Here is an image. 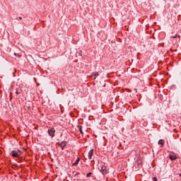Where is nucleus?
I'll list each match as a JSON object with an SVG mask.
<instances>
[{
  "mask_svg": "<svg viewBox=\"0 0 181 181\" xmlns=\"http://www.w3.org/2000/svg\"><path fill=\"white\" fill-rule=\"evenodd\" d=\"M100 172L103 173V175H107V167L102 166Z\"/></svg>",
  "mask_w": 181,
  "mask_h": 181,
  "instance_id": "nucleus-3",
  "label": "nucleus"
},
{
  "mask_svg": "<svg viewBox=\"0 0 181 181\" xmlns=\"http://www.w3.org/2000/svg\"><path fill=\"white\" fill-rule=\"evenodd\" d=\"M18 19L22 20V17H19Z\"/></svg>",
  "mask_w": 181,
  "mask_h": 181,
  "instance_id": "nucleus-15",
  "label": "nucleus"
},
{
  "mask_svg": "<svg viewBox=\"0 0 181 181\" xmlns=\"http://www.w3.org/2000/svg\"><path fill=\"white\" fill-rule=\"evenodd\" d=\"M171 37L173 38V39H175V38H176V37H177V34H175V35H171Z\"/></svg>",
  "mask_w": 181,
  "mask_h": 181,
  "instance_id": "nucleus-11",
  "label": "nucleus"
},
{
  "mask_svg": "<svg viewBox=\"0 0 181 181\" xmlns=\"http://www.w3.org/2000/svg\"><path fill=\"white\" fill-rule=\"evenodd\" d=\"M139 163H141V161L140 162L139 161Z\"/></svg>",
  "mask_w": 181,
  "mask_h": 181,
  "instance_id": "nucleus-16",
  "label": "nucleus"
},
{
  "mask_svg": "<svg viewBox=\"0 0 181 181\" xmlns=\"http://www.w3.org/2000/svg\"><path fill=\"white\" fill-rule=\"evenodd\" d=\"M158 145H162V146L165 145V140H163V139L159 140Z\"/></svg>",
  "mask_w": 181,
  "mask_h": 181,
  "instance_id": "nucleus-6",
  "label": "nucleus"
},
{
  "mask_svg": "<svg viewBox=\"0 0 181 181\" xmlns=\"http://www.w3.org/2000/svg\"><path fill=\"white\" fill-rule=\"evenodd\" d=\"M54 132H56V131L53 128H50L48 129V134L50 136H52V138L54 136Z\"/></svg>",
  "mask_w": 181,
  "mask_h": 181,
  "instance_id": "nucleus-2",
  "label": "nucleus"
},
{
  "mask_svg": "<svg viewBox=\"0 0 181 181\" xmlns=\"http://www.w3.org/2000/svg\"><path fill=\"white\" fill-rule=\"evenodd\" d=\"M66 145H67V143L66 141H62L60 144H59V146L62 148V149H64Z\"/></svg>",
  "mask_w": 181,
  "mask_h": 181,
  "instance_id": "nucleus-5",
  "label": "nucleus"
},
{
  "mask_svg": "<svg viewBox=\"0 0 181 181\" xmlns=\"http://www.w3.org/2000/svg\"><path fill=\"white\" fill-rule=\"evenodd\" d=\"M153 180V181H158V180L156 179V177Z\"/></svg>",
  "mask_w": 181,
  "mask_h": 181,
  "instance_id": "nucleus-14",
  "label": "nucleus"
},
{
  "mask_svg": "<svg viewBox=\"0 0 181 181\" xmlns=\"http://www.w3.org/2000/svg\"><path fill=\"white\" fill-rule=\"evenodd\" d=\"M11 155L13 158H19V156H21V155H22V151H21V150H19V149H15L11 152Z\"/></svg>",
  "mask_w": 181,
  "mask_h": 181,
  "instance_id": "nucleus-1",
  "label": "nucleus"
},
{
  "mask_svg": "<svg viewBox=\"0 0 181 181\" xmlns=\"http://www.w3.org/2000/svg\"><path fill=\"white\" fill-rule=\"evenodd\" d=\"M170 159L171 160H176V156H170Z\"/></svg>",
  "mask_w": 181,
  "mask_h": 181,
  "instance_id": "nucleus-8",
  "label": "nucleus"
},
{
  "mask_svg": "<svg viewBox=\"0 0 181 181\" xmlns=\"http://www.w3.org/2000/svg\"><path fill=\"white\" fill-rule=\"evenodd\" d=\"M91 175H92L91 173H88L86 176H87V177H90L91 176Z\"/></svg>",
  "mask_w": 181,
  "mask_h": 181,
  "instance_id": "nucleus-12",
  "label": "nucleus"
},
{
  "mask_svg": "<svg viewBox=\"0 0 181 181\" xmlns=\"http://www.w3.org/2000/svg\"><path fill=\"white\" fill-rule=\"evenodd\" d=\"M93 155H94V150H90L88 153V159H91L93 158Z\"/></svg>",
  "mask_w": 181,
  "mask_h": 181,
  "instance_id": "nucleus-4",
  "label": "nucleus"
},
{
  "mask_svg": "<svg viewBox=\"0 0 181 181\" xmlns=\"http://www.w3.org/2000/svg\"><path fill=\"white\" fill-rule=\"evenodd\" d=\"M92 76H94L93 78H95V77L98 76V72H95L92 74Z\"/></svg>",
  "mask_w": 181,
  "mask_h": 181,
  "instance_id": "nucleus-9",
  "label": "nucleus"
},
{
  "mask_svg": "<svg viewBox=\"0 0 181 181\" xmlns=\"http://www.w3.org/2000/svg\"><path fill=\"white\" fill-rule=\"evenodd\" d=\"M80 162V158H78L74 163L73 165L74 166H77V165H78V163Z\"/></svg>",
  "mask_w": 181,
  "mask_h": 181,
  "instance_id": "nucleus-7",
  "label": "nucleus"
},
{
  "mask_svg": "<svg viewBox=\"0 0 181 181\" xmlns=\"http://www.w3.org/2000/svg\"><path fill=\"white\" fill-rule=\"evenodd\" d=\"M78 129H79V131H80V132H81V134H83V130L81 129V126H78Z\"/></svg>",
  "mask_w": 181,
  "mask_h": 181,
  "instance_id": "nucleus-10",
  "label": "nucleus"
},
{
  "mask_svg": "<svg viewBox=\"0 0 181 181\" xmlns=\"http://www.w3.org/2000/svg\"><path fill=\"white\" fill-rule=\"evenodd\" d=\"M16 94H21V91H19L18 90H16Z\"/></svg>",
  "mask_w": 181,
  "mask_h": 181,
  "instance_id": "nucleus-13",
  "label": "nucleus"
}]
</instances>
